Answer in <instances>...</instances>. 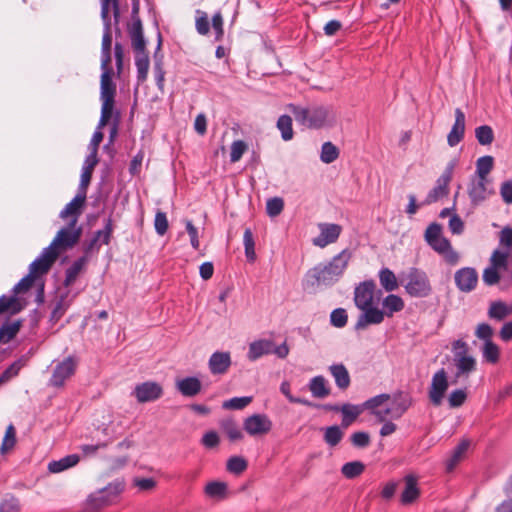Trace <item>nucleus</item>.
I'll return each mask as SVG.
<instances>
[{"instance_id":"37","label":"nucleus","mask_w":512,"mask_h":512,"mask_svg":"<svg viewBox=\"0 0 512 512\" xmlns=\"http://www.w3.org/2000/svg\"><path fill=\"white\" fill-rule=\"evenodd\" d=\"M220 427L231 441H238L243 438L241 429L232 419H225L221 421Z\"/></svg>"},{"instance_id":"6","label":"nucleus","mask_w":512,"mask_h":512,"mask_svg":"<svg viewBox=\"0 0 512 512\" xmlns=\"http://www.w3.org/2000/svg\"><path fill=\"white\" fill-rule=\"evenodd\" d=\"M82 234L81 227H78L75 219H70L68 225L61 228L53 241L48 247H52L53 251H59L60 249L66 250L72 248L80 239Z\"/></svg>"},{"instance_id":"59","label":"nucleus","mask_w":512,"mask_h":512,"mask_svg":"<svg viewBox=\"0 0 512 512\" xmlns=\"http://www.w3.org/2000/svg\"><path fill=\"white\" fill-rule=\"evenodd\" d=\"M247 148V144L244 141H234L231 144L230 161L232 163L238 162L242 158L243 154L246 152Z\"/></svg>"},{"instance_id":"5","label":"nucleus","mask_w":512,"mask_h":512,"mask_svg":"<svg viewBox=\"0 0 512 512\" xmlns=\"http://www.w3.org/2000/svg\"><path fill=\"white\" fill-rule=\"evenodd\" d=\"M404 281V288L411 297L424 298L429 296L432 291L427 274L418 268H409Z\"/></svg>"},{"instance_id":"22","label":"nucleus","mask_w":512,"mask_h":512,"mask_svg":"<svg viewBox=\"0 0 512 512\" xmlns=\"http://www.w3.org/2000/svg\"><path fill=\"white\" fill-rule=\"evenodd\" d=\"M86 197L87 196L83 193L78 192L76 196L68 204H66L63 210L60 212L59 217L61 219L70 217V219H75L77 223L82 212V207L86 201Z\"/></svg>"},{"instance_id":"35","label":"nucleus","mask_w":512,"mask_h":512,"mask_svg":"<svg viewBox=\"0 0 512 512\" xmlns=\"http://www.w3.org/2000/svg\"><path fill=\"white\" fill-rule=\"evenodd\" d=\"M470 446L469 440H462L452 451L451 457L447 460V470L451 471L458 464V462L463 458L465 453L467 452Z\"/></svg>"},{"instance_id":"30","label":"nucleus","mask_w":512,"mask_h":512,"mask_svg":"<svg viewBox=\"0 0 512 512\" xmlns=\"http://www.w3.org/2000/svg\"><path fill=\"white\" fill-rule=\"evenodd\" d=\"M112 231H113L112 220H111V218H108L106 220L104 228L102 230H98L95 233L94 238L90 241V243L88 244V246L86 248V252L91 251L97 245L98 242H100L101 244H105V245L109 244Z\"/></svg>"},{"instance_id":"20","label":"nucleus","mask_w":512,"mask_h":512,"mask_svg":"<svg viewBox=\"0 0 512 512\" xmlns=\"http://www.w3.org/2000/svg\"><path fill=\"white\" fill-rule=\"evenodd\" d=\"M210 372L214 375L225 374L231 366V355L229 352H214L208 361Z\"/></svg>"},{"instance_id":"58","label":"nucleus","mask_w":512,"mask_h":512,"mask_svg":"<svg viewBox=\"0 0 512 512\" xmlns=\"http://www.w3.org/2000/svg\"><path fill=\"white\" fill-rule=\"evenodd\" d=\"M348 316L343 308L334 309L330 314V322L334 327L342 328L347 324Z\"/></svg>"},{"instance_id":"62","label":"nucleus","mask_w":512,"mask_h":512,"mask_svg":"<svg viewBox=\"0 0 512 512\" xmlns=\"http://www.w3.org/2000/svg\"><path fill=\"white\" fill-rule=\"evenodd\" d=\"M16 438H15V429L12 424H10L5 432V436L1 445V453L4 454L7 450L13 448L15 445Z\"/></svg>"},{"instance_id":"53","label":"nucleus","mask_w":512,"mask_h":512,"mask_svg":"<svg viewBox=\"0 0 512 512\" xmlns=\"http://www.w3.org/2000/svg\"><path fill=\"white\" fill-rule=\"evenodd\" d=\"M102 107H101V116L99 120V129H102L109 119L112 116L113 107H114V99H101Z\"/></svg>"},{"instance_id":"27","label":"nucleus","mask_w":512,"mask_h":512,"mask_svg":"<svg viewBox=\"0 0 512 512\" xmlns=\"http://www.w3.org/2000/svg\"><path fill=\"white\" fill-rule=\"evenodd\" d=\"M382 306H383V309H381V310L384 313V318L392 317L394 313L400 312L401 310H403L404 301L398 295L389 294L383 299Z\"/></svg>"},{"instance_id":"28","label":"nucleus","mask_w":512,"mask_h":512,"mask_svg":"<svg viewBox=\"0 0 512 512\" xmlns=\"http://www.w3.org/2000/svg\"><path fill=\"white\" fill-rule=\"evenodd\" d=\"M329 371L339 389L345 390L349 387L350 375L343 364H333L329 367Z\"/></svg>"},{"instance_id":"49","label":"nucleus","mask_w":512,"mask_h":512,"mask_svg":"<svg viewBox=\"0 0 512 512\" xmlns=\"http://www.w3.org/2000/svg\"><path fill=\"white\" fill-rule=\"evenodd\" d=\"M137 68V79L140 82L146 80L149 70V58L145 53L137 54L135 59Z\"/></svg>"},{"instance_id":"7","label":"nucleus","mask_w":512,"mask_h":512,"mask_svg":"<svg viewBox=\"0 0 512 512\" xmlns=\"http://www.w3.org/2000/svg\"><path fill=\"white\" fill-rule=\"evenodd\" d=\"M411 405V396L408 393L398 392L393 395L391 406L384 408V411L375 412V418L378 422H383L388 417L400 419Z\"/></svg>"},{"instance_id":"16","label":"nucleus","mask_w":512,"mask_h":512,"mask_svg":"<svg viewBox=\"0 0 512 512\" xmlns=\"http://www.w3.org/2000/svg\"><path fill=\"white\" fill-rule=\"evenodd\" d=\"M454 280L456 287L465 293L473 291L478 283V273L472 267H464L455 272Z\"/></svg>"},{"instance_id":"61","label":"nucleus","mask_w":512,"mask_h":512,"mask_svg":"<svg viewBox=\"0 0 512 512\" xmlns=\"http://www.w3.org/2000/svg\"><path fill=\"white\" fill-rule=\"evenodd\" d=\"M284 207V202L279 197L271 198L267 201L266 210L267 214L271 217L278 216Z\"/></svg>"},{"instance_id":"23","label":"nucleus","mask_w":512,"mask_h":512,"mask_svg":"<svg viewBox=\"0 0 512 512\" xmlns=\"http://www.w3.org/2000/svg\"><path fill=\"white\" fill-rule=\"evenodd\" d=\"M273 350V341L268 339H259L249 344L247 358L250 361H256L262 356L269 355Z\"/></svg>"},{"instance_id":"31","label":"nucleus","mask_w":512,"mask_h":512,"mask_svg":"<svg viewBox=\"0 0 512 512\" xmlns=\"http://www.w3.org/2000/svg\"><path fill=\"white\" fill-rule=\"evenodd\" d=\"M511 313V307L501 300L492 301L487 312L488 317L496 321L504 320Z\"/></svg>"},{"instance_id":"8","label":"nucleus","mask_w":512,"mask_h":512,"mask_svg":"<svg viewBox=\"0 0 512 512\" xmlns=\"http://www.w3.org/2000/svg\"><path fill=\"white\" fill-rule=\"evenodd\" d=\"M124 483L121 481H115L108 484L106 487L98 490L91 494L88 498L89 506L92 509H100L103 506L112 503L118 495L123 491Z\"/></svg>"},{"instance_id":"26","label":"nucleus","mask_w":512,"mask_h":512,"mask_svg":"<svg viewBox=\"0 0 512 512\" xmlns=\"http://www.w3.org/2000/svg\"><path fill=\"white\" fill-rule=\"evenodd\" d=\"M308 388L315 398L323 399L330 394L328 381L321 375L311 378Z\"/></svg>"},{"instance_id":"55","label":"nucleus","mask_w":512,"mask_h":512,"mask_svg":"<svg viewBox=\"0 0 512 512\" xmlns=\"http://www.w3.org/2000/svg\"><path fill=\"white\" fill-rule=\"evenodd\" d=\"M247 468V462L240 456H233L227 461V470L234 474H240Z\"/></svg>"},{"instance_id":"46","label":"nucleus","mask_w":512,"mask_h":512,"mask_svg":"<svg viewBox=\"0 0 512 512\" xmlns=\"http://www.w3.org/2000/svg\"><path fill=\"white\" fill-rule=\"evenodd\" d=\"M340 410L343 416L342 425L344 427H348L361 413V409L352 404H344Z\"/></svg>"},{"instance_id":"32","label":"nucleus","mask_w":512,"mask_h":512,"mask_svg":"<svg viewBox=\"0 0 512 512\" xmlns=\"http://www.w3.org/2000/svg\"><path fill=\"white\" fill-rule=\"evenodd\" d=\"M88 262V258L86 256H82L76 261L72 263V265L66 270L64 285L66 287L72 285L77 279L80 272L84 269L85 265Z\"/></svg>"},{"instance_id":"9","label":"nucleus","mask_w":512,"mask_h":512,"mask_svg":"<svg viewBox=\"0 0 512 512\" xmlns=\"http://www.w3.org/2000/svg\"><path fill=\"white\" fill-rule=\"evenodd\" d=\"M449 387L448 374L444 368L436 371L431 379L428 397L434 406H440Z\"/></svg>"},{"instance_id":"44","label":"nucleus","mask_w":512,"mask_h":512,"mask_svg":"<svg viewBox=\"0 0 512 512\" xmlns=\"http://www.w3.org/2000/svg\"><path fill=\"white\" fill-rule=\"evenodd\" d=\"M391 399L389 394H380L376 395L370 399H368L364 403V408L370 410L371 414L375 416V412L384 411V408H381L387 401Z\"/></svg>"},{"instance_id":"50","label":"nucleus","mask_w":512,"mask_h":512,"mask_svg":"<svg viewBox=\"0 0 512 512\" xmlns=\"http://www.w3.org/2000/svg\"><path fill=\"white\" fill-rule=\"evenodd\" d=\"M251 396L234 397L222 403V408L226 410H241L252 402Z\"/></svg>"},{"instance_id":"63","label":"nucleus","mask_w":512,"mask_h":512,"mask_svg":"<svg viewBox=\"0 0 512 512\" xmlns=\"http://www.w3.org/2000/svg\"><path fill=\"white\" fill-rule=\"evenodd\" d=\"M155 230L158 235L163 236L168 230V220L166 213L158 211L154 219Z\"/></svg>"},{"instance_id":"45","label":"nucleus","mask_w":512,"mask_h":512,"mask_svg":"<svg viewBox=\"0 0 512 512\" xmlns=\"http://www.w3.org/2000/svg\"><path fill=\"white\" fill-rule=\"evenodd\" d=\"M204 491L210 498H223L227 492V485L224 482L212 481L205 486Z\"/></svg>"},{"instance_id":"56","label":"nucleus","mask_w":512,"mask_h":512,"mask_svg":"<svg viewBox=\"0 0 512 512\" xmlns=\"http://www.w3.org/2000/svg\"><path fill=\"white\" fill-rule=\"evenodd\" d=\"M280 391H281L282 394H284L286 396V398L291 403L302 404V405H305V406H312L313 405L309 400H307L305 398L294 397L291 394V387H290V383L288 381H283L281 383Z\"/></svg>"},{"instance_id":"4","label":"nucleus","mask_w":512,"mask_h":512,"mask_svg":"<svg viewBox=\"0 0 512 512\" xmlns=\"http://www.w3.org/2000/svg\"><path fill=\"white\" fill-rule=\"evenodd\" d=\"M101 2V19L104 25L102 45H101V68L110 66L111 62V20L109 17L110 10L113 11L115 22L118 23L120 16V8L118 0H100Z\"/></svg>"},{"instance_id":"25","label":"nucleus","mask_w":512,"mask_h":512,"mask_svg":"<svg viewBox=\"0 0 512 512\" xmlns=\"http://www.w3.org/2000/svg\"><path fill=\"white\" fill-rule=\"evenodd\" d=\"M178 391L186 397H193L201 390V382L196 377H186L176 382Z\"/></svg>"},{"instance_id":"1","label":"nucleus","mask_w":512,"mask_h":512,"mask_svg":"<svg viewBox=\"0 0 512 512\" xmlns=\"http://www.w3.org/2000/svg\"><path fill=\"white\" fill-rule=\"evenodd\" d=\"M380 290L376 291L374 280L360 282L354 289L355 306L361 310L355 323V330H364L370 325H379L384 321V313L377 307Z\"/></svg>"},{"instance_id":"43","label":"nucleus","mask_w":512,"mask_h":512,"mask_svg":"<svg viewBox=\"0 0 512 512\" xmlns=\"http://www.w3.org/2000/svg\"><path fill=\"white\" fill-rule=\"evenodd\" d=\"M277 128L280 130L284 141H289L293 138L292 118L290 116L281 115L277 121Z\"/></svg>"},{"instance_id":"33","label":"nucleus","mask_w":512,"mask_h":512,"mask_svg":"<svg viewBox=\"0 0 512 512\" xmlns=\"http://www.w3.org/2000/svg\"><path fill=\"white\" fill-rule=\"evenodd\" d=\"M510 252L504 249H495L489 259V265L499 270L506 271L508 269V259Z\"/></svg>"},{"instance_id":"18","label":"nucleus","mask_w":512,"mask_h":512,"mask_svg":"<svg viewBox=\"0 0 512 512\" xmlns=\"http://www.w3.org/2000/svg\"><path fill=\"white\" fill-rule=\"evenodd\" d=\"M466 117L460 108L455 109V122L447 135V143L450 147L458 145L464 138Z\"/></svg>"},{"instance_id":"24","label":"nucleus","mask_w":512,"mask_h":512,"mask_svg":"<svg viewBox=\"0 0 512 512\" xmlns=\"http://www.w3.org/2000/svg\"><path fill=\"white\" fill-rule=\"evenodd\" d=\"M101 83H100V98L101 99H114L116 87L112 81L113 70L110 66L101 68Z\"/></svg>"},{"instance_id":"52","label":"nucleus","mask_w":512,"mask_h":512,"mask_svg":"<svg viewBox=\"0 0 512 512\" xmlns=\"http://www.w3.org/2000/svg\"><path fill=\"white\" fill-rule=\"evenodd\" d=\"M20 329L19 322L7 323L0 327V342H8L13 339Z\"/></svg>"},{"instance_id":"54","label":"nucleus","mask_w":512,"mask_h":512,"mask_svg":"<svg viewBox=\"0 0 512 512\" xmlns=\"http://www.w3.org/2000/svg\"><path fill=\"white\" fill-rule=\"evenodd\" d=\"M501 272V270L489 265L483 271L482 280L487 286L496 285L501 279Z\"/></svg>"},{"instance_id":"17","label":"nucleus","mask_w":512,"mask_h":512,"mask_svg":"<svg viewBox=\"0 0 512 512\" xmlns=\"http://www.w3.org/2000/svg\"><path fill=\"white\" fill-rule=\"evenodd\" d=\"M163 393L162 387L152 381H147L136 385L133 395L140 403L152 402L161 397Z\"/></svg>"},{"instance_id":"21","label":"nucleus","mask_w":512,"mask_h":512,"mask_svg":"<svg viewBox=\"0 0 512 512\" xmlns=\"http://www.w3.org/2000/svg\"><path fill=\"white\" fill-rule=\"evenodd\" d=\"M404 490L401 493L400 501L403 505H409L415 502L420 496V489L418 487V479L413 474H408L404 477Z\"/></svg>"},{"instance_id":"12","label":"nucleus","mask_w":512,"mask_h":512,"mask_svg":"<svg viewBox=\"0 0 512 512\" xmlns=\"http://www.w3.org/2000/svg\"><path fill=\"white\" fill-rule=\"evenodd\" d=\"M318 229L320 233L317 237L313 238L312 243L319 248H325L335 243L342 232V227L334 223H319Z\"/></svg>"},{"instance_id":"15","label":"nucleus","mask_w":512,"mask_h":512,"mask_svg":"<svg viewBox=\"0 0 512 512\" xmlns=\"http://www.w3.org/2000/svg\"><path fill=\"white\" fill-rule=\"evenodd\" d=\"M488 179L473 178L468 186V196L474 206H478L487 200L493 193V189L487 187Z\"/></svg>"},{"instance_id":"60","label":"nucleus","mask_w":512,"mask_h":512,"mask_svg":"<svg viewBox=\"0 0 512 512\" xmlns=\"http://www.w3.org/2000/svg\"><path fill=\"white\" fill-rule=\"evenodd\" d=\"M467 393L464 389H455L448 396V403L451 408H457L464 404Z\"/></svg>"},{"instance_id":"38","label":"nucleus","mask_w":512,"mask_h":512,"mask_svg":"<svg viewBox=\"0 0 512 512\" xmlns=\"http://www.w3.org/2000/svg\"><path fill=\"white\" fill-rule=\"evenodd\" d=\"M27 359L24 357L14 361L5 371L0 375V385L8 382L16 377L19 371L26 365Z\"/></svg>"},{"instance_id":"10","label":"nucleus","mask_w":512,"mask_h":512,"mask_svg":"<svg viewBox=\"0 0 512 512\" xmlns=\"http://www.w3.org/2000/svg\"><path fill=\"white\" fill-rule=\"evenodd\" d=\"M77 362L75 358L69 356L55 365L49 384L52 387L60 388L64 386L66 380L75 373Z\"/></svg>"},{"instance_id":"48","label":"nucleus","mask_w":512,"mask_h":512,"mask_svg":"<svg viewBox=\"0 0 512 512\" xmlns=\"http://www.w3.org/2000/svg\"><path fill=\"white\" fill-rule=\"evenodd\" d=\"M243 244L245 249V256L249 262H254L256 259L255 241L252 231L247 228L243 235Z\"/></svg>"},{"instance_id":"34","label":"nucleus","mask_w":512,"mask_h":512,"mask_svg":"<svg viewBox=\"0 0 512 512\" xmlns=\"http://www.w3.org/2000/svg\"><path fill=\"white\" fill-rule=\"evenodd\" d=\"M379 281L383 289L387 292H392L398 288L397 278L392 270L389 268H382L379 273Z\"/></svg>"},{"instance_id":"42","label":"nucleus","mask_w":512,"mask_h":512,"mask_svg":"<svg viewBox=\"0 0 512 512\" xmlns=\"http://www.w3.org/2000/svg\"><path fill=\"white\" fill-rule=\"evenodd\" d=\"M365 465L361 461H351L345 463L341 468V473L347 479H353L363 473Z\"/></svg>"},{"instance_id":"36","label":"nucleus","mask_w":512,"mask_h":512,"mask_svg":"<svg viewBox=\"0 0 512 512\" xmlns=\"http://www.w3.org/2000/svg\"><path fill=\"white\" fill-rule=\"evenodd\" d=\"M481 353L483 361L489 364H496L500 359V348L494 342L483 343Z\"/></svg>"},{"instance_id":"14","label":"nucleus","mask_w":512,"mask_h":512,"mask_svg":"<svg viewBox=\"0 0 512 512\" xmlns=\"http://www.w3.org/2000/svg\"><path fill=\"white\" fill-rule=\"evenodd\" d=\"M454 164L450 163L438 178L435 187L428 193L424 204H432L448 194V184L452 179Z\"/></svg>"},{"instance_id":"29","label":"nucleus","mask_w":512,"mask_h":512,"mask_svg":"<svg viewBox=\"0 0 512 512\" xmlns=\"http://www.w3.org/2000/svg\"><path fill=\"white\" fill-rule=\"evenodd\" d=\"M80 458L77 454L67 455L59 460L48 464V470L51 473H60L78 464Z\"/></svg>"},{"instance_id":"47","label":"nucleus","mask_w":512,"mask_h":512,"mask_svg":"<svg viewBox=\"0 0 512 512\" xmlns=\"http://www.w3.org/2000/svg\"><path fill=\"white\" fill-rule=\"evenodd\" d=\"M475 137L480 145H490L494 141L493 129L489 125H481L475 129Z\"/></svg>"},{"instance_id":"40","label":"nucleus","mask_w":512,"mask_h":512,"mask_svg":"<svg viewBox=\"0 0 512 512\" xmlns=\"http://www.w3.org/2000/svg\"><path fill=\"white\" fill-rule=\"evenodd\" d=\"M494 159L492 156L486 155L480 157L476 161V174L479 179H487L488 174L492 170Z\"/></svg>"},{"instance_id":"19","label":"nucleus","mask_w":512,"mask_h":512,"mask_svg":"<svg viewBox=\"0 0 512 512\" xmlns=\"http://www.w3.org/2000/svg\"><path fill=\"white\" fill-rule=\"evenodd\" d=\"M454 362L456 366V377H468L472 372L476 370L477 362L476 359L464 352H456L454 355Z\"/></svg>"},{"instance_id":"57","label":"nucleus","mask_w":512,"mask_h":512,"mask_svg":"<svg viewBox=\"0 0 512 512\" xmlns=\"http://www.w3.org/2000/svg\"><path fill=\"white\" fill-rule=\"evenodd\" d=\"M475 335L478 339L482 340L483 343L493 342L492 337L494 335V330L489 324L480 323L476 327Z\"/></svg>"},{"instance_id":"41","label":"nucleus","mask_w":512,"mask_h":512,"mask_svg":"<svg viewBox=\"0 0 512 512\" xmlns=\"http://www.w3.org/2000/svg\"><path fill=\"white\" fill-rule=\"evenodd\" d=\"M339 157V149L332 142L322 144L320 159L325 164L334 162Z\"/></svg>"},{"instance_id":"13","label":"nucleus","mask_w":512,"mask_h":512,"mask_svg":"<svg viewBox=\"0 0 512 512\" xmlns=\"http://www.w3.org/2000/svg\"><path fill=\"white\" fill-rule=\"evenodd\" d=\"M243 427L250 436H261L270 432L272 422L265 414H254L245 419Z\"/></svg>"},{"instance_id":"64","label":"nucleus","mask_w":512,"mask_h":512,"mask_svg":"<svg viewBox=\"0 0 512 512\" xmlns=\"http://www.w3.org/2000/svg\"><path fill=\"white\" fill-rule=\"evenodd\" d=\"M499 243H500V246H502V248L504 250H508L509 252H511L512 227L507 226L501 230L500 235H499Z\"/></svg>"},{"instance_id":"2","label":"nucleus","mask_w":512,"mask_h":512,"mask_svg":"<svg viewBox=\"0 0 512 512\" xmlns=\"http://www.w3.org/2000/svg\"><path fill=\"white\" fill-rule=\"evenodd\" d=\"M295 121L309 129L333 127L337 116L334 108L329 105L313 104L309 106L289 105Z\"/></svg>"},{"instance_id":"11","label":"nucleus","mask_w":512,"mask_h":512,"mask_svg":"<svg viewBox=\"0 0 512 512\" xmlns=\"http://www.w3.org/2000/svg\"><path fill=\"white\" fill-rule=\"evenodd\" d=\"M58 256L59 251H53L52 247L44 248L40 255L30 264L29 274L32 275L35 279L46 274Z\"/></svg>"},{"instance_id":"39","label":"nucleus","mask_w":512,"mask_h":512,"mask_svg":"<svg viewBox=\"0 0 512 512\" xmlns=\"http://www.w3.org/2000/svg\"><path fill=\"white\" fill-rule=\"evenodd\" d=\"M131 42L134 50L137 54L144 53L145 50V39L142 33V27L140 21L134 24L133 29L131 30Z\"/></svg>"},{"instance_id":"3","label":"nucleus","mask_w":512,"mask_h":512,"mask_svg":"<svg viewBox=\"0 0 512 512\" xmlns=\"http://www.w3.org/2000/svg\"><path fill=\"white\" fill-rule=\"evenodd\" d=\"M351 258L352 252L349 249H343L328 262L319 263L310 269L307 278L314 280L312 284L332 286L342 278Z\"/></svg>"},{"instance_id":"51","label":"nucleus","mask_w":512,"mask_h":512,"mask_svg":"<svg viewBox=\"0 0 512 512\" xmlns=\"http://www.w3.org/2000/svg\"><path fill=\"white\" fill-rule=\"evenodd\" d=\"M343 438V432L339 426H330L325 429L324 440L330 446H336Z\"/></svg>"}]
</instances>
